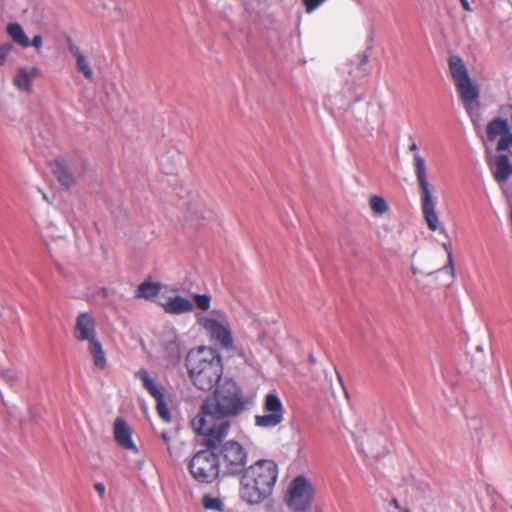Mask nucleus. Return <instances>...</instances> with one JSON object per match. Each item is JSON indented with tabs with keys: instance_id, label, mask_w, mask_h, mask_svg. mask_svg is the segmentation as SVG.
<instances>
[{
	"instance_id": "nucleus-1",
	"label": "nucleus",
	"mask_w": 512,
	"mask_h": 512,
	"mask_svg": "<svg viewBox=\"0 0 512 512\" xmlns=\"http://www.w3.org/2000/svg\"><path fill=\"white\" fill-rule=\"evenodd\" d=\"M186 366L193 384L202 391L212 390L223 373L220 354L205 346L193 349L187 354Z\"/></svg>"
},
{
	"instance_id": "nucleus-2",
	"label": "nucleus",
	"mask_w": 512,
	"mask_h": 512,
	"mask_svg": "<svg viewBox=\"0 0 512 512\" xmlns=\"http://www.w3.org/2000/svg\"><path fill=\"white\" fill-rule=\"evenodd\" d=\"M246 409L243 392L238 384L232 380H225L215 391L207 397L202 405L201 412L213 414L222 418L236 417Z\"/></svg>"
},
{
	"instance_id": "nucleus-3",
	"label": "nucleus",
	"mask_w": 512,
	"mask_h": 512,
	"mask_svg": "<svg viewBox=\"0 0 512 512\" xmlns=\"http://www.w3.org/2000/svg\"><path fill=\"white\" fill-rule=\"evenodd\" d=\"M417 144L411 143L409 150L413 154L414 173L420 189V207L422 216L431 231L439 229V217L436 212L438 197L436 187L429 182L425 159L417 152Z\"/></svg>"
},
{
	"instance_id": "nucleus-4",
	"label": "nucleus",
	"mask_w": 512,
	"mask_h": 512,
	"mask_svg": "<svg viewBox=\"0 0 512 512\" xmlns=\"http://www.w3.org/2000/svg\"><path fill=\"white\" fill-rule=\"evenodd\" d=\"M191 424L205 448H218L227 437L231 426L228 419L201 411Z\"/></svg>"
},
{
	"instance_id": "nucleus-5",
	"label": "nucleus",
	"mask_w": 512,
	"mask_h": 512,
	"mask_svg": "<svg viewBox=\"0 0 512 512\" xmlns=\"http://www.w3.org/2000/svg\"><path fill=\"white\" fill-rule=\"evenodd\" d=\"M448 65L456 90L463 102V106L465 110L471 114L474 104L479 98V88L471 80L467 66L461 57L458 55L450 56Z\"/></svg>"
},
{
	"instance_id": "nucleus-6",
	"label": "nucleus",
	"mask_w": 512,
	"mask_h": 512,
	"mask_svg": "<svg viewBox=\"0 0 512 512\" xmlns=\"http://www.w3.org/2000/svg\"><path fill=\"white\" fill-rule=\"evenodd\" d=\"M197 324L207 333L212 341L221 348L229 350L233 347L230 324L222 310L214 309L209 313H197Z\"/></svg>"
},
{
	"instance_id": "nucleus-7",
	"label": "nucleus",
	"mask_w": 512,
	"mask_h": 512,
	"mask_svg": "<svg viewBox=\"0 0 512 512\" xmlns=\"http://www.w3.org/2000/svg\"><path fill=\"white\" fill-rule=\"evenodd\" d=\"M314 499V487L304 475H298L289 483L285 503L292 512H307Z\"/></svg>"
},
{
	"instance_id": "nucleus-8",
	"label": "nucleus",
	"mask_w": 512,
	"mask_h": 512,
	"mask_svg": "<svg viewBox=\"0 0 512 512\" xmlns=\"http://www.w3.org/2000/svg\"><path fill=\"white\" fill-rule=\"evenodd\" d=\"M217 450H198L189 463V470L195 480L211 483L219 475L220 456Z\"/></svg>"
},
{
	"instance_id": "nucleus-9",
	"label": "nucleus",
	"mask_w": 512,
	"mask_h": 512,
	"mask_svg": "<svg viewBox=\"0 0 512 512\" xmlns=\"http://www.w3.org/2000/svg\"><path fill=\"white\" fill-rule=\"evenodd\" d=\"M263 414L255 416V425L259 428L272 429L284 420V406L275 391L269 392L263 401Z\"/></svg>"
},
{
	"instance_id": "nucleus-10",
	"label": "nucleus",
	"mask_w": 512,
	"mask_h": 512,
	"mask_svg": "<svg viewBox=\"0 0 512 512\" xmlns=\"http://www.w3.org/2000/svg\"><path fill=\"white\" fill-rule=\"evenodd\" d=\"M361 94L357 93L354 87L349 86L343 92L329 96L328 105L336 110H350L359 120H367V117L360 110L369 106L368 102L360 103Z\"/></svg>"
},
{
	"instance_id": "nucleus-11",
	"label": "nucleus",
	"mask_w": 512,
	"mask_h": 512,
	"mask_svg": "<svg viewBox=\"0 0 512 512\" xmlns=\"http://www.w3.org/2000/svg\"><path fill=\"white\" fill-rule=\"evenodd\" d=\"M244 474L251 476L262 490L271 494L278 478V466L274 460L259 459L249 466Z\"/></svg>"
},
{
	"instance_id": "nucleus-12",
	"label": "nucleus",
	"mask_w": 512,
	"mask_h": 512,
	"mask_svg": "<svg viewBox=\"0 0 512 512\" xmlns=\"http://www.w3.org/2000/svg\"><path fill=\"white\" fill-rule=\"evenodd\" d=\"M135 376L141 380L145 390L156 400V410L159 417L169 423L172 416L165 400L164 388L156 384L145 368L139 369Z\"/></svg>"
},
{
	"instance_id": "nucleus-13",
	"label": "nucleus",
	"mask_w": 512,
	"mask_h": 512,
	"mask_svg": "<svg viewBox=\"0 0 512 512\" xmlns=\"http://www.w3.org/2000/svg\"><path fill=\"white\" fill-rule=\"evenodd\" d=\"M487 161L491 168L494 180L499 184H505L512 176V164L505 154L493 156L486 145Z\"/></svg>"
},
{
	"instance_id": "nucleus-14",
	"label": "nucleus",
	"mask_w": 512,
	"mask_h": 512,
	"mask_svg": "<svg viewBox=\"0 0 512 512\" xmlns=\"http://www.w3.org/2000/svg\"><path fill=\"white\" fill-rule=\"evenodd\" d=\"M270 493L262 490L251 476L243 474L241 478L240 496L241 499L250 505L259 504L266 499Z\"/></svg>"
},
{
	"instance_id": "nucleus-15",
	"label": "nucleus",
	"mask_w": 512,
	"mask_h": 512,
	"mask_svg": "<svg viewBox=\"0 0 512 512\" xmlns=\"http://www.w3.org/2000/svg\"><path fill=\"white\" fill-rule=\"evenodd\" d=\"M74 336L78 341H87L88 344L98 340L96 337V322L90 313L82 312L77 316Z\"/></svg>"
},
{
	"instance_id": "nucleus-16",
	"label": "nucleus",
	"mask_w": 512,
	"mask_h": 512,
	"mask_svg": "<svg viewBox=\"0 0 512 512\" xmlns=\"http://www.w3.org/2000/svg\"><path fill=\"white\" fill-rule=\"evenodd\" d=\"M223 454V465L231 475L245 473L247 470L246 450H218Z\"/></svg>"
},
{
	"instance_id": "nucleus-17",
	"label": "nucleus",
	"mask_w": 512,
	"mask_h": 512,
	"mask_svg": "<svg viewBox=\"0 0 512 512\" xmlns=\"http://www.w3.org/2000/svg\"><path fill=\"white\" fill-rule=\"evenodd\" d=\"M40 74L38 67L33 66L30 69L25 67L17 68L13 77V85L22 92H30L32 89L33 80Z\"/></svg>"
},
{
	"instance_id": "nucleus-18",
	"label": "nucleus",
	"mask_w": 512,
	"mask_h": 512,
	"mask_svg": "<svg viewBox=\"0 0 512 512\" xmlns=\"http://www.w3.org/2000/svg\"><path fill=\"white\" fill-rule=\"evenodd\" d=\"M114 437L122 448H136L132 441V429L121 417L115 419Z\"/></svg>"
},
{
	"instance_id": "nucleus-19",
	"label": "nucleus",
	"mask_w": 512,
	"mask_h": 512,
	"mask_svg": "<svg viewBox=\"0 0 512 512\" xmlns=\"http://www.w3.org/2000/svg\"><path fill=\"white\" fill-rule=\"evenodd\" d=\"M67 47L70 54L76 59L77 70L80 71L85 76V78L89 80L92 79L94 75L93 70L90 67L88 60L81 52L80 48L76 46L70 38H68Z\"/></svg>"
},
{
	"instance_id": "nucleus-20",
	"label": "nucleus",
	"mask_w": 512,
	"mask_h": 512,
	"mask_svg": "<svg viewBox=\"0 0 512 512\" xmlns=\"http://www.w3.org/2000/svg\"><path fill=\"white\" fill-rule=\"evenodd\" d=\"M193 307V303L190 300L180 295L170 297L167 302L163 304V308L167 313L175 315L191 312Z\"/></svg>"
},
{
	"instance_id": "nucleus-21",
	"label": "nucleus",
	"mask_w": 512,
	"mask_h": 512,
	"mask_svg": "<svg viewBox=\"0 0 512 512\" xmlns=\"http://www.w3.org/2000/svg\"><path fill=\"white\" fill-rule=\"evenodd\" d=\"M486 134L487 140L491 142L497 137L511 136L507 120L495 118L490 121L487 125Z\"/></svg>"
},
{
	"instance_id": "nucleus-22",
	"label": "nucleus",
	"mask_w": 512,
	"mask_h": 512,
	"mask_svg": "<svg viewBox=\"0 0 512 512\" xmlns=\"http://www.w3.org/2000/svg\"><path fill=\"white\" fill-rule=\"evenodd\" d=\"M181 154L176 149H170L159 158V164L165 174H172L181 162Z\"/></svg>"
},
{
	"instance_id": "nucleus-23",
	"label": "nucleus",
	"mask_w": 512,
	"mask_h": 512,
	"mask_svg": "<svg viewBox=\"0 0 512 512\" xmlns=\"http://www.w3.org/2000/svg\"><path fill=\"white\" fill-rule=\"evenodd\" d=\"M6 32L12 41L21 48L30 47V40L23 27L18 23H10L6 27Z\"/></svg>"
},
{
	"instance_id": "nucleus-24",
	"label": "nucleus",
	"mask_w": 512,
	"mask_h": 512,
	"mask_svg": "<svg viewBox=\"0 0 512 512\" xmlns=\"http://www.w3.org/2000/svg\"><path fill=\"white\" fill-rule=\"evenodd\" d=\"M51 170L62 187L69 188L74 182L73 174L69 171L68 167L64 165V163L55 161L51 165Z\"/></svg>"
},
{
	"instance_id": "nucleus-25",
	"label": "nucleus",
	"mask_w": 512,
	"mask_h": 512,
	"mask_svg": "<svg viewBox=\"0 0 512 512\" xmlns=\"http://www.w3.org/2000/svg\"><path fill=\"white\" fill-rule=\"evenodd\" d=\"M359 456L364 460L367 467L376 470L380 466V461L386 456V453L379 450H358Z\"/></svg>"
},
{
	"instance_id": "nucleus-26",
	"label": "nucleus",
	"mask_w": 512,
	"mask_h": 512,
	"mask_svg": "<svg viewBox=\"0 0 512 512\" xmlns=\"http://www.w3.org/2000/svg\"><path fill=\"white\" fill-rule=\"evenodd\" d=\"M160 285L151 281L142 282L136 290V298L152 299L158 295Z\"/></svg>"
},
{
	"instance_id": "nucleus-27",
	"label": "nucleus",
	"mask_w": 512,
	"mask_h": 512,
	"mask_svg": "<svg viewBox=\"0 0 512 512\" xmlns=\"http://www.w3.org/2000/svg\"><path fill=\"white\" fill-rule=\"evenodd\" d=\"M89 352L93 357L94 365L103 369L106 366V356L99 340L89 343Z\"/></svg>"
},
{
	"instance_id": "nucleus-28",
	"label": "nucleus",
	"mask_w": 512,
	"mask_h": 512,
	"mask_svg": "<svg viewBox=\"0 0 512 512\" xmlns=\"http://www.w3.org/2000/svg\"><path fill=\"white\" fill-rule=\"evenodd\" d=\"M370 209L378 215H382L388 211V205L385 199L381 196H372L369 200Z\"/></svg>"
},
{
	"instance_id": "nucleus-29",
	"label": "nucleus",
	"mask_w": 512,
	"mask_h": 512,
	"mask_svg": "<svg viewBox=\"0 0 512 512\" xmlns=\"http://www.w3.org/2000/svg\"><path fill=\"white\" fill-rule=\"evenodd\" d=\"M202 505L207 510L222 511L223 502L220 498L206 494L202 498Z\"/></svg>"
},
{
	"instance_id": "nucleus-30",
	"label": "nucleus",
	"mask_w": 512,
	"mask_h": 512,
	"mask_svg": "<svg viewBox=\"0 0 512 512\" xmlns=\"http://www.w3.org/2000/svg\"><path fill=\"white\" fill-rule=\"evenodd\" d=\"M403 481L407 492H424L427 488L425 483L417 481L413 476L404 478Z\"/></svg>"
},
{
	"instance_id": "nucleus-31",
	"label": "nucleus",
	"mask_w": 512,
	"mask_h": 512,
	"mask_svg": "<svg viewBox=\"0 0 512 512\" xmlns=\"http://www.w3.org/2000/svg\"><path fill=\"white\" fill-rule=\"evenodd\" d=\"M439 273H447V274L450 275V279L451 280L454 279V277H455V270H454V262H453L452 252H448V259H447V264L446 265H444L440 269H437L435 271H432V272L428 273L427 275L432 276V275H437Z\"/></svg>"
},
{
	"instance_id": "nucleus-32",
	"label": "nucleus",
	"mask_w": 512,
	"mask_h": 512,
	"mask_svg": "<svg viewBox=\"0 0 512 512\" xmlns=\"http://www.w3.org/2000/svg\"><path fill=\"white\" fill-rule=\"evenodd\" d=\"M166 350L169 354L171 361H177L180 358V345L176 337L167 342Z\"/></svg>"
},
{
	"instance_id": "nucleus-33",
	"label": "nucleus",
	"mask_w": 512,
	"mask_h": 512,
	"mask_svg": "<svg viewBox=\"0 0 512 512\" xmlns=\"http://www.w3.org/2000/svg\"><path fill=\"white\" fill-rule=\"evenodd\" d=\"M194 301L196 306L202 311H207L210 308L211 297L207 294H195Z\"/></svg>"
},
{
	"instance_id": "nucleus-34",
	"label": "nucleus",
	"mask_w": 512,
	"mask_h": 512,
	"mask_svg": "<svg viewBox=\"0 0 512 512\" xmlns=\"http://www.w3.org/2000/svg\"><path fill=\"white\" fill-rule=\"evenodd\" d=\"M355 61L358 64V74L365 75L367 73L366 65L369 61V55L366 53L359 54L355 57Z\"/></svg>"
},
{
	"instance_id": "nucleus-35",
	"label": "nucleus",
	"mask_w": 512,
	"mask_h": 512,
	"mask_svg": "<svg viewBox=\"0 0 512 512\" xmlns=\"http://www.w3.org/2000/svg\"><path fill=\"white\" fill-rule=\"evenodd\" d=\"M326 1L327 0H302V3L305 6V12L307 14H311L320 6H322Z\"/></svg>"
},
{
	"instance_id": "nucleus-36",
	"label": "nucleus",
	"mask_w": 512,
	"mask_h": 512,
	"mask_svg": "<svg viewBox=\"0 0 512 512\" xmlns=\"http://www.w3.org/2000/svg\"><path fill=\"white\" fill-rule=\"evenodd\" d=\"M13 50V45L9 42L0 44V67L3 66Z\"/></svg>"
},
{
	"instance_id": "nucleus-37",
	"label": "nucleus",
	"mask_w": 512,
	"mask_h": 512,
	"mask_svg": "<svg viewBox=\"0 0 512 512\" xmlns=\"http://www.w3.org/2000/svg\"><path fill=\"white\" fill-rule=\"evenodd\" d=\"M512 144V134L511 136L501 137L497 143V150L503 151L507 150Z\"/></svg>"
},
{
	"instance_id": "nucleus-38",
	"label": "nucleus",
	"mask_w": 512,
	"mask_h": 512,
	"mask_svg": "<svg viewBox=\"0 0 512 512\" xmlns=\"http://www.w3.org/2000/svg\"><path fill=\"white\" fill-rule=\"evenodd\" d=\"M1 375L6 380V382L9 383L11 386L14 385V383L17 379L16 373L12 370H3L1 372Z\"/></svg>"
},
{
	"instance_id": "nucleus-39",
	"label": "nucleus",
	"mask_w": 512,
	"mask_h": 512,
	"mask_svg": "<svg viewBox=\"0 0 512 512\" xmlns=\"http://www.w3.org/2000/svg\"><path fill=\"white\" fill-rule=\"evenodd\" d=\"M43 45V38L41 35H35L30 41V46H33L38 52H40Z\"/></svg>"
},
{
	"instance_id": "nucleus-40",
	"label": "nucleus",
	"mask_w": 512,
	"mask_h": 512,
	"mask_svg": "<svg viewBox=\"0 0 512 512\" xmlns=\"http://www.w3.org/2000/svg\"><path fill=\"white\" fill-rule=\"evenodd\" d=\"M94 488H95L96 492L98 493L99 497L101 499H103L105 497V491H106L105 485L101 482H98L94 485Z\"/></svg>"
},
{
	"instance_id": "nucleus-41",
	"label": "nucleus",
	"mask_w": 512,
	"mask_h": 512,
	"mask_svg": "<svg viewBox=\"0 0 512 512\" xmlns=\"http://www.w3.org/2000/svg\"><path fill=\"white\" fill-rule=\"evenodd\" d=\"M222 448H231V449L242 448V445L239 444L237 441L230 440V441L226 442Z\"/></svg>"
},
{
	"instance_id": "nucleus-42",
	"label": "nucleus",
	"mask_w": 512,
	"mask_h": 512,
	"mask_svg": "<svg viewBox=\"0 0 512 512\" xmlns=\"http://www.w3.org/2000/svg\"><path fill=\"white\" fill-rule=\"evenodd\" d=\"M461 2V5L463 7L464 10L468 11V12H471L472 11V8L468 2V0H460Z\"/></svg>"
},
{
	"instance_id": "nucleus-43",
	"label": "nucleus",
	"mask_w": 512,
	"mask_h": 512,
	"mask_svg": "<svg viewBox=\"0 0 512 512\" xmlns=\"http://www.w3.org/2000/svg\"><path fill=\"white\" fill-rule=\"evenodd\" d=\"M502 114L510 115L512 117V106H505L502 108Z\"/></svg>"
},
{
	"instance_id": "nucleus-44",
	"label": "nucleus",
	"mask_w": 512,
	"mask_h": 512,
	"mask_svg": "<svg viewBox=\"0 0 512 512\" xmlns=\"http://www.w3.org/2000/svg\"><path fill=\"white\" fill-rule=\"evenodd\" d=\"M337 378H338V381H339L340 385L342 386V388L344 390L345 396L348 397V392L346 391V389L344 387V383H343L342 377H341V375L338 372H337Z\"/></svg>"
},
{
	"instance_id": "nucleus-45",
	"label": "nucleus",
	"mask_w": 512,
	"mask_h": 512,
	"mask_svg": "<svg viewBox=\"0 0 512 512\" xmlns=\"http://www.w3.org/2000/svg\"><path fill=\"white\" fill-rule=\"evenodd\" d=\"M411 272L414 274V275H418V274H421L422 272L417 268L415 267L414 265L411 266Z\"/></svg>"
},
{
	"instance_id": "nucleus-46",
	"label": "nucleus",
	"mask_w": 512,
	"mask_h": 512,
	"mask_svg": "<svg viewBox=\"0 0 512 512\" xmlns=\"http://www.w3.org/2000/svg\"><path fill=\"white\" fill-rule=\"evenodd\" d=\"M391 504H392L394 507L399 508V503H398V501H397L396 499H393V500L391 501Z\"/></svg>"
},
{
	"instance_id": "nucleus-47",
	"label": "nucleus",
	"mask_w": 512,
	"mask_h": 512,
	"mask_svg": "<svg viewBox=\"0 0 512 512\" xmlns=\"http://www.w3.org/2000/svg\"><path fill=\"white\" fill-rule=\"evenodd\" d=\"M443 248H444V250H445L447 253H448V252H451V251H450V247H449V245H448V244L444 243V244H443Z\"/></svg>"
},
{
	"instance_id": "nucleus-48",
	"label": "nucleus",
	"mask_w": 512,
	"mask_h": 512,
	"mask_svg": "<svg viewBox=\"0 0 512 512\" xmlns=\"http://www.w3.org/2000/svg\"><path fill=\"white\" fill-rule=\"evenodd\" d=\"M38 190H39V192H41V193L43 194V199H44L45 201L49 202L47 195H46L45 193H43V192L41 191V189H38Z\"/></svg>"
},
{
	"instance_id": "nucleus-49",
	"label": "nucleus",
	"mask_w": 512,
	"mask_h": 512,
	"mask_svg": "<svg viewBox=\"0 0 512 512\" xmlns=\"http://www.w3.org/2000/svg\"><path fill=\"white\" fill-rule=\"evenodd\" d=\"M309 359H310V361H311L312 363H315V361H316V360H315V358H314L312 355H310Z\"/></svg>"
},
{
	"instance_id": "nucleus-50",
	"label": "nucleus",
	"mask_w": 512,
	"mask_h": 512,
	"mask_svg": "<svg viewBox=\"0 0 512 512\" xmlns=\"http://www.w3.org/2000/svg\"><path fill=\"white\" fill-rule=\"evenodd\" d=\"M403 512H409V510H408V509H405V510H403Z\"/></svg>"
}]
</instances>
